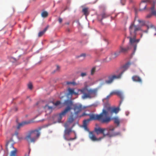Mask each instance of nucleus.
Listing matches in <instances>:
<instances>
[{
    "label": "nucleus",
    "mask_w": 156,
    "mask_h": 156,
    "mask_svg": "<svg viewBox=\"0 0 156 156\" xmlns=\"http://www.w3.org/2000/svg\"><path fill=\"white\" fill-rule=\"evenodd\" d=\"M64 104L67 105V107L59 114L58 119L60 120H61L62 117L72 109L74 111V114L77 115L83 108L81 104L77 103L73 104V102L71 100H65Z\"/></svg>",
    "instance_id": "obj_1"
},
{
    "label": "nucleus",
    "mask_w": 156,
    "mask_h": 156,
    "mask_svg": "<svg viewBox=\"0 0 156 156\" xmlns=\"http://www.w3.org/2000/svg\"><path fill=\"white\" fill-rule=\"evenodd\" d=\"M140 30V27L139 26L135 25L134 23H131L129 27L130 36L128 37V38L129 39V43L130 44L132 45H134V50H135L136 48L137 44L140 40V39H136V32Z\"/></svg>",
    "instance_id": "obj_2"
},
{
    "label": "nucleus",
    "mask_w": 156,
    "mask_h": 156,
    "mask_svg": "<svg viewBox=\"0 0 156 156\" xmlns=\"http://www.w3.org/2000/svg\"><path fill=\"white\" fill-rule=\"evenodd\" d=\"M119 108H112L110 107H108L107 110L103 109L102 112L99 115L102 116V119L105 120L108 119V120L107 122H102V123H108L110 122L113 119L111 118V116H109L110 114L111 115L113 113H117L119 111Z\"/></svg>",
    "instance_id": "obj_3"
},
{
    "label": "nucleus",
    "mask_w": 156,
    "mask_h": 156,
    "mask_svg": "<svg viewBox=\"0 0 156 156\" xmlns=\"http://www.w3.org/2000/svg\"><path fill=\"white\" fill-rule=\"evenodd\" d=\"M84 88L78 90V91H80L82 94H83L82 98L83 99L87 98H92V95H95L97 92V90L92 89H88V86L87 82L84 83Z\"/></svg>",
    "instance_id": "obj_4"
},
{
    "label": "nucleus",
    "mask_w": 156,
    "mask_h": 156,
    "mask_svg": "<svg viewBox=\"0 0 156 156\" xmlns=\"http://www.w3.org/2000/svg\"><path fill=\"white\" fill-rule=\"evenodd\" d=\"M42 128V127H39L37 129L30 131L25 137V140L29 142H34L40 136L39 131Z\"/></svg>",
    "instance_id": "obj_5"
},
{
    "label": "nucleus",
    "mask_w": 156,
    "mask_h": 156,
    "mask_svg": "<svg viewBox=\"0 0 156 156\" xmlns=\"http://www.w3.org/2000/svg\"><path fill=\"white\" fill-rule=\"evenodd\" d=\"M102 116L101 115H98V114H92L90 115V118L85 119L83 121V127L86 130L87 129V124L89 122L90 120H98L101 122H107L108 120V119H102Z\"/></svg>",
    "instance_id": "obj_6"
},
{
    "label": "nucleus",
    "mask_w": 156,
    "mask_h": 156,
    "mask_svg": "<svg viewBox=\"0 0 156 156\" xmlns=\"http://www.w3.org/2000/svg\"><path fill=\"white\" fill-rule=\"evenodd\" d=\"M115 128L111 126L105 128V131L104 134V137L107 136L109 137H112L120 134L119 132H115L114 131Z\"/></svg>",
    "instance_id": "obj_7"
},
{
    "label": "nucleus",
    "mask_w": 156,
    "mask_h": 156,
    "mask_svg": "<svg viewBox=\"0 0 156 156\" xmlns=\"http://www.w3.org/2000/svg\"><path fill=\"white\" fill-rule=\"evenodd\" d=\"M65 127L66 128V129L64 131V134L63 136V137L64 139L66 140L67 141H71L73 140H75L76 139V134L74 131V133H75V137L74 138H69L67 137L66 136H69L70 135V134L71 132L72 131V128H67V123H66L64 125Z\"/></svg>",
    "instance_id": "obj_8"
},
{
    "label": "nucleus",
    "mask_w": 156,
    "mask_h": 156,
    "mask_svg": "<svg viewBox=\"0 0 156 156\" xmlns=\"http://www.w3.org/2000/svg\"><path fill=\"white\" fill-rule=\"evenodd\" d=\"M121 75H112L111 76H109L108 77V80H105V82L103 81L102 83H101V85H102L104 84L105 83L107 84H110L112 83L114 80L116 79H119L121 78Z\"/></svg>",
    "instance_id": "obj_9"
},
{
    "label": "nucleus",
    "mask_w": 156,
    "mask_h": 156,
    "mask_svg": "<svg viewBox=\"0 0 156 156\" xmlns=\"http://www.w3.org/2000/svg\"><path fill=\"white\" fill-rule=\"evenodd\" d=\"M130 63L128 62L123 66L121 68L119 69V71L120 72V73L119 75H121V77L124 72L129 67L130 65Z\"/></svg>",
    "instance_id": "obj_10"
},
{
    "label": "nucleus",
    "mask_w": 156,
    "mask_h": 156,
    "mask_svg": "<svg viewBox=\"0 0 156 156\" xmlns=\"http://www.w3.org/2000/svg\"><path fill=\"white\" fill-rule=\"evenodd\" d=\"M89 136L90 138L92 141H100L103 139V137H100L98 138H97L95 135L92 132L89 133Z\"/></svg>",
    "instance_id": "obj_11"
},
{
    "label": "nucleus",
    "mask_w": 156,
    "mask_h": 156,
    "mask_svg": "<svg viewBox=\"0 0 156 156\" xmlns=\"http://www.w3.org/2000/svg\"><path fill=\"white\" fill-rule=\"evenodd\" d=\"M148 0H143L141 1L140 5V10L143 11L146 9L147 6V2Z\"/></svg>",
    "instance_id": "obj_12"
},
{
    "label": "nucleus",
    "mask_w": 156,
    "mask_h": 156,
    "mask_svg": "<svg viewBox=\"0 0 156 156\" xmlns=\"http://www.w3.org/2000/svg\"><path fill=\"white\" fill-rule=\"evenodd\" d=\"M105 128H101L99 127L98 128H95V131L97 134L100 133L102 134L103 136L102 137H103V138H104V134L105 133Z\"/></svg>",
    "instance_id": "obj_13"
},
{
    "label": "nucleus",
    "mask_w": 156,
    "mask_h": 156,
    "mask_svg": "<svg viewBox=\"0 0 156 156\" xmlns=\"http://www.w3.org/2000/svg\"><path fill=\"white\" fill-rule=\"evenodd\" d=\"M109 15L105 13H103L101 14L98 15V20L101 22H102V21L103 19L106 18L109 16Z\"/></svg>",
    "instance_id": "obj_14"
},
{
    "label": "nucleus",
    "mask_w": 156,
    "mask_h": 156,
    "mask_svg": "<svg viewBox=\"0 0 156 156\" xmlns=\"http://www.w3.org/2000/svg\"><path fill=\"white\" fill-rule=\"evenodd\" d=\"M129 48V47L128 46H127L126 48H124L123 47L121 46L120 47L119 50L121 53H125L127 52Z\"/></svg>",
    "instance_id": "obj_15"
},
{
    "label": "nucleus",
    "mask_w": 156,
    "mask_h": 156,
    "mask_svg": "<svg viewBox=\"0 0 156 156\" xmlns=\"http://www.w3.org/2000/svg\"><path fill=\"white\" fill-rule=\"evenodd\" d=\"M151 9V14H149L147 15L146 16L147 18H150L151 17L152 15L155 16H156V11L154 10V6H152Z\"/></svg>",
    "instance_id": "obj_16"
},
{
    "label": "nucleus",
    "mask_w": 156,
    "mask_h": 156,
    "mask_svg": "<svg viewBox=\"0 0 156 156\" xmlns=\"http://www.w3.org/2000/svg\"><path fill=\"white\" fill-rule=\"evenodd\" d=\"M32 122L31 121H25L19 123L17 126V129H19L20 128L24 125L28 124Z\"/></svg>",
    "instance_id": "obj_17"
},
{
    "label": "nucleus",
    "mask_w": 156,
    "mask_h": 156,
    "mask_svg": "<svg viewBox=\"0 0 156 156\" xmlns=\"http://www.w3.org/2000/svg\"><path fill=\"white\" fill-rule=\"evenodd\" d=\"M44 108L46 112L48 114L50 113L52 111L53 108L52 107L48 105H46L44 107Z\"/></svg>",
    "instance_id": "obj_18"
},
{
    "label": "nucleus",
    "mask_w": 156,
    "mask_h": 156,
    "mask_svg": "<svg viewBox=\"0 0 156 156\" xmlns=\"http://www.w3.org/2000/svg\"><path fill=\"white\" fill-rule=\"evenodd\" d=\"M133 80L135 82L141 83L142 82V80L140 78L137 76L135 75L133 76L132 77Z\"/></svg>",
    "instance_id": "obj_19"
},
{
    "label": "nucleus",
    "mask_w": 156,
    "mask_h": 156,
    "mask_svg": "<svg viewBox=\"0 0 156 156\" xmlns=\"http://www.w3.org/2000/svg\"><path fill=\"white\" fill-rule=\"evenodd\" d=\"M68 90L69 94L71 95L74 94L75 95H77L78 94V93L74 92V89H71L69 88L68 89Z\"/></svg>",
    "instance_id": "obj_20"
},
{
    "label": "nucleus",
    "mask_w": 156,
    "mask_h": 156,
    "mask_svg": "<svg viewBox=\"0 0 156 156\" xmlns=\"http://www.w3.org/2000/svg\"><path fill=\"white\" fill-rule=\"evenodd\" d=\"M119 50V49L114 54L112 55V57L113 58H115L121 54Z\"/></svg>",
    "instance_id": "obj_21"
},
{
    "label": "nucleus",
    "mask_w": 156,
    "mask_h": 156,
    "mask_svg": "<svg viewBox=\"0 0 156 156\" xmlns=\"http://www.w3.org/2000/svg\"><path fill=\"white\" fill-rule=\"evenodd\" d=\"M49 27L48 26H47L46 27L44 30L40 32L38 34V36L39 37H41L45 33V32L47 30L48 28Z\"/></svg>",
    "instance_id": "obj_22"
},
{
    "label": "nucleus",
    "mask_w": 156,
    "mask_h": 156,
    "mask_svg": "<svg viewBox=\"0 0 156 156\" xmlns=\"http://www.w3.org/2000/svg\"><path fill=\"white\" fill-rule=\"evenodd\" d=\"M88 10V8H84L82 10L83 12L86 16H87L89 14Z\"/></svg>",
    "instance_id": "obj_23"
},
{
    "label": "nucleus",
    "mask_w": 156,
    "mask_h": 156,
    "mask_svg": "<svg viewBox=\"0 0 156 156\" xmlns=\"http://www.w3.org/2000/svg\"><path fill=\"white\" fill-rule=\"evenodd\" d=\"M12 146L14 148V150L12 151H11V153L10 154V156H16V148H14L12 145Z\"/></svg>",
    "instance_id": "obj_24"
},
{
    "label": "nucleus",
    "mask_w": 156,
    "mask_h": 156,
    "mask_svg": "<svg viewBox=\"0 0 156 156\" xmlns=\"http://www.w3.org/2000/svg\"><path fill=\"white\" fill-rule=\"evenodd\" d=\"M120 98H122L123 97L122 92L120 91L116 90V94Z\"/></svg>",
    "instance_id": "obj_25"
},
{
    "label": "nucleus",
    "mask_w": 156,
    "mask_h": 156,
    "mask_svg": "<svg viewBox=\"0 0 156 156\" xmlns=\"http://www.w3.org/2000/svg\"><path fill=\"white\" fill-rule=\"evenodd\" d=\"M48 13L46 11H44L41 14L42 16L44 18H46L48 16Z\"/></svg>",
    "instance_id": "obj_26"
},
{
    "label": "nucleus",
    "mask_w": 156,
    "mask_h": 156,
    "mask_svg": "<svg viewBox=\"0 0 156 156\" xmlns=\"http://www.w3.org/2000/svg\"><path fill=\"white\" fill-rule=\"evenodd\" d=\"M114 122L115 123L117 124V125H119V121L118 118L117 117H115L113 118Z\"/></svg>",
    "instance_id": "obj_27"
},
{
    "label": "nucleus",
    "mask_w": 156,
    "mask_h": 156,
    "mask_svg": "<svg viewBox=\"0 0 156 156\" xmlns=\"http://www.w3.org/2000/svg\"><path fill=\"white\" fill-rule=\"evenodd\" d=\"M116 90L113 91L110 93V94L107 97V98H109L111 95L113 94H116Z\"/></svg>",
    "instance_id": "obj_28"
},
{
    "label": "nucleus",
    "mask_w": 156,
    "mask_h": 156,
    "mask_svg": "<svg viewBox=\"0 0 156 156\" xmlns=\"http://www.w3.org/2000/svg\"><path fill=\"white\" fill-rule=\"evenodd\" d=\"M96 70V67H93L91 70V74L92 75H93L94 74Z\"/></svg>",
    "instance_id": "obj_29"
},
{
    "label": "nucleus",
    "mask_w": 156,
    "mask_h": 156,
    "mask_svg": "<svg viewBox=\"0 0 156 156\" xmlns=\"http://www.w3.org/2000/svg\"><path fill=\"white\" fill-rule=\"evenodd\" d=\"M74 120V119L73 116H70L69 119L68 121L70 123L72 122Z\"/></svg>",
    "instance_id": "obj_30"
},
{
    "label": "nucleus",
    "mask_w": 156,
    "mask_h": 156,
    "mask_svg": "<svg viewBox=\"0 0 156 156\" xmlns=\"http://www.w3.org/2000/svg\"><path fill=\"white\" fill-rule=\"evenodd\" d=\"M86 56V55L85 54L83 53V54H81L79 56H78L77 57L79 58L82 57H83L82 59H83Z\"/></svg>",
    "instance_id": "obj_31"
},
{
    "label": "nucleus",
    "mask_w": 156,
    "mask_h": 156,
    "mask_svg": "<svg viewBox=\"0 0 156 156\" xmlns=\"http://www.w3.org/2000/svg\"><path fill=\"white\" fill-rule=\"evenodd\" d=\"M52 103L54 105L56 106H58L61 104V102L59 101H57L55 103L54 102H52Z\"/></svg>",
    "instance_id": "obj_32"
},
{
    "label": "nucleus",
    "mask_w": 156,
    "mask_h": 156,
    "mask_svg": "<svg viewBox=\"0 0 156 156\" xmlns=\"http://www.w3.org/2000/svg\"><path fill=\"white\" fill-rule=\"evenodd\" d=\"M87 75V73L86 72L81 73L80 74V76L82 77L85 76H86Z\"/></svg>",
    "instance_id": "obj_33"
},
{
    "label": "nucleus",
    "mask_w": 156,
    "mask_h": 156,
    "mask_svg": "<svg viewBox=\"0 0 156 156\" xmlns=\"http://www.w3.org/2000/svg\"><path fill=\"white\" fill-rule=\"evenodd\" d=\"M138 21L139 22V23H141V24L142 25H144L145 24V21L143 20H138Z\"/></svg>",
    "instance_id": "obj_34"
},
{
    "label": "nucleus",
    "mask_w": 156,
    "mask_h": 156,
    "mask_svg": "<svg viewBox=\"0 0 156 156\" xmlns=\"http://www.w3.org/2000/svg\"><path fill=\"white\" fill-rule=\"evenodd\" d=\"M28 86L29 88L30 89H31L32 88V85L31 83H29Z\"/></svg>",
    "instance_id": "obj_35"
},
{
    "label": "nucleus",
    "mask_w": 156,
    "mask_h": 156,
    "mask_svg": "<svg viewBox=\"0 0 156 156\" xmlns=\"http://www.w3.org/2000/svg\"><path fill=\"white\" fill-rule=\"evenodd\" d=\"M92 114H86L85 112H83L82 115V116H85V115H89L90 116V115H92Z\"/></svg>",
    "instance_id": "obj_36"
},
{
    "label": "nucleus",
    "mask_w": 156,
    "mask_h": 156,
    "mask_svg": "<svg viewBox=\"0 0 156 156\" xmlns=\"http://www.w3.org/2000/svg\"><path fill=\"white\" fill-rule=\"evenodd\" d=\"M58 21L60 23H61L62 22V18H61L60 17H59L58 18Z\"/></svg>",
    "instance_id": "obj_37"
},
{
    "label": "nucleus",
    "mask_w": 156,
    "mask_h": 156,
    "mask_svg": "<svg viewBox=\"0 0 156 156\" xmlns=\"http://www.w3.org/2000/svg\"><path fill=\"white\" fill-rule=\"evenodd\" d=\"M56 71H58L59 70V67L58 66H56Z\"/></svg>",
    "instance_id": "obj_38"
},
{
    "label": "nucleus",
    "mask_w": 156,
    "mask_h": 156,
    "mask_svg": "<svg viewBox=\"0 0 156 156\" xmlns=\"http://www.w3.org/2000/svg\"><path fill=\"white\" fill-rule=\"evenodd\" d=\"M72 84L74 85H77L76 83L74 82H72Z\"/></svg>",
    "instance_id": "obj_39"
},
{
    "label": "nucleus",
    "mask_w": 156,
    "mask_h": 156,
    "mask_svg": "<svg viewBox=\"0 0 156 156\" xmlns=\"http://www.w3.org/2000/svg\"><path fill=\"white\" fill-rule=\"evenodd\" d=\"M67 84L68 85L72 84V82H67Z\"/></svg>",
    "instance_id": "obj_40"
},
{
    "label": "nucleus",
    "mask_w": 156,
    "mask_h": 156,
    "mask_svg": "<svg viewBox=\"0 0 156 156\" xmlns=\"http://www.w3.org/2000/svg\"><path fill=\"white\" fill-rule=\"evenodd\" d=\"M143 32H145V33H147L148 31H147V30H144L143 31Z\"/></svg>",
    "instance_id": "obj_41"
},
{
    "label": "nucleus",
    "mask_w": 156,
    "mask_h": 156,
    "mask_svg": "<svg viewBox=\"0 0 156 156\" xmlns=\"http://www.w3.org/2000/svg\"><path fill=\"white\" fill-rule=\"evenodd\" d=\"M18 134V133L17 132H16L15 133V135H17Z\"/></svg>",
    "instance_id": "obj_42"
},
{
    "label": "nucleus",
    "mask_w": 156,
    "mask_h": 156,
    "mask_svg": "<svg viewBox=\"0 0 156 156\" xmlns=\"http://www.w3.org/2000/svg\"><path fill=\"white\" fill-rule=\"evenodd\" d=\"M9 144V143H7L6 144V147H7L8 146Z\"/></svg>",
    "instance_id": "obj_43"
},
{
    "label": "nucleus",
    "mask_w": 156,
    "mask_h": 156,
    "mask_svg": "<svg viewBox=\"0 0 156 156\" xmlns=\"http://www.w3.org/2000/svg\"><path fill=\"white\" fill-rule=\"evenodd\" d=\"M101 80H102V79H99L98 80V81H101Z\"/></svg>",
    "instance_id": "obj_44"
},
{
    "label": "nucleus",
    "mask_w": 156,
    "mask_h": 156,
    "mask_svg": "<svg viewBox=\"0 0 156 156\" xmlns=\"http://www.w3.org/2000/svg\"><path fill=\"white\" fill-rule=\"evenodd\" d=\"M143 36V34H141L140 35V37L141 38Z\"/></svg>",
    "instance_id": "obj_45"
},
{
    "label": "nucleus",
    "mask_w": 156,
    "mask_h": 156,
    "mask_svg": "<svg viewBox=\"0 0 156 156\" xmlns=\"http://www.w3.org/2000/svg\"><path fill=\"white\" fill-rule=\"evenodd\" d=\"M151 27H153V25H151Z\"/></svg>",
    "instance_id": "obj_46"
},
{
    "label": "nucleus",
    "mask_w": 156,
    "mask_h": 156,
    "mask_svg": "<svg viewBox=\"0 0 156 156\" xmlns=\"http://www.w3.org/2000/svg\"><path fill=\"white\" fill-rule=\"evenodd\" d=\"M69 146H70L71 145V144H70V143H69Z\"/></svg>",
    "instance_id": "obj_47"
},
{
    "label": "nucleus",
    "mask_w": 156,
    "mask_h": 156,
    "mask_svg": "<svg viewBox=\"0 0 156 156\" xmlns=\"http://www.w3.org/2000/svg\"><path fill=\"white\" fill-rule=\"evenodd\" d=\"M16 111H17V108H16Z\"/></svg>",
    "instance_id": "obj_48"
},
{
    "label": "nucleus",
    "mask_w": 156,
    "mask_h": 156,
    "mask_svg": "<svg viewBox=\"0 0 156 156\" xmlns=\"http://www.w3.org/2000/svg\"><path fill=\"white\" fill-rule=\"evenodd\" d=\"M149 27H147V29H149Z\"/></svg>",
    "instance_id": "obj_49"
},
{
    "label": "nucleus",
    "mask_w": 156,
    "mask_h": 156,
    "mask_svg": "<svg viewBox=\"0 0 156 156\" xmlns=\"http://www.w3.org/2000/svg\"><path fill=\"white\" fill-rule=\"evenodd\" d=\"M154 35H156V34H154Z\"/></svg>",
    "instance_id": "obj_50"
},
{
    "label": "nucleus",
    "mask_w": 156,
    "mask_h": 156,
    "mask_svg": "<svg viewBox=\"0 0 156 156\" xmlns=\"http://www.w3.org/2000/svg\"><path fill=\"white\" fill-rule=\"evenodd\" d=\"M130 1V2H131V0H129Z\"/></svg>",
    "instance_id": "obj_51"
}]
</instances>
